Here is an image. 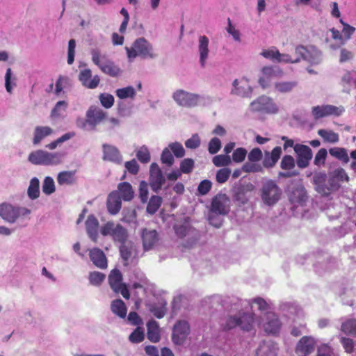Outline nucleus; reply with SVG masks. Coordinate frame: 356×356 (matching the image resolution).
<instances>
[{"instance_id": "obj_1", "label": "nucleus", "mask_w": 356, "mask_h": 356, "mask_svg": "<svg viewBox=\"0 0 356 356\" xmlns=\"http://www.w3.org/2000/svg\"><path fill=\"white\" fill-rule=\"evenodd\" d=\"M220 326L226 332L236 328L243 332H250L254 326V314L243 311L229 314L220 319Z\"/></svg>"}, {"instance_id": "obj_2", "label": "nucleus", "mask_w": 356, "mask_h": 356, "mask_svg": "<svg viewBox=\"0 0 356 356\" xmlns=\"http://www.w3.org/2000/svg\"><path fill=\"white\" fill-rule=\"evenodd\" d=\"M125 50L129 61H132L137 56L143 59H154L157 57L152 44L143 37L137 38L133 42L132 46L131 47H126Z\"/></svg>"}, {"instance_id": "obj_3", "label": "nucleus", "mask_w": 356, "mask_h": 356, "mask_svg": "<svg viewBox=\"0 0 356 356\" xmlns=\"http://www.w3.org/2000/svg\"><path fill=\"white\" fill-rule=\"evenodd\" d=\"M282 195V188L275 181L266 179L262 182L260 189V196L263 203L268 207L276 204Z\"/></svg>"}, {"instance_id": "obj_4", "label": "nucleus", "mask_w": 356, "mask_h": 356, "mask_svg": "<svg viewBox=\"0 0 356 356\" xmlns=\"http://www.w3.org/2000/svg\"><path fill=\"white\" fill-rule=\"evenodd\" d=\"M92 61L99 67L102 72L112 77H116L121 74L120 68L113 61L109 60L106 55H102L97 48L90 50Z\"/></svg>"}, {"instance_id": "obj_5", "label": "nucleus", "mask_w": 356, "mask_h": 356, "mask_svg": "<svg viewBox=\"0 0 356 356\" xmlns=\"http://www.w3.org/2000/svg\"><path fill=\"white\" fill-rule=\"evenodd\" d=\"M63 156L59 152H48L39 149L31 152L28 160L33 165H56L62 162Z\"/></svg>"}, {"instance_id": "obj_6", "label": "nucleus", "mask_w": 356, "mask_h": 356, "mask_svg": "<svg viewBox=\"0 0 356 356\" xmlns=\"http://www.w3.org/2000/svg\"><path fill=\"white\" fill-rule=\"evenodd\" d=\"M172 98L179 106L194 108L202 104L205 97L199 94L190 92L183 89L176 90L172 95Z\"/></svg>"}, {"instance_id": "obj_7", "label": "nucleus", "mask_w": 356, "mask_h": 356, "mask_svg": "<svg viewBox=\"0 0 356 356\" xmlns=\"http://www.w3.org/2000/svg\"><path fill=\"white\" fill-rule=\"evenodd\" d=\"M174 228L177 236L184 240L183 245L186 248L193 247L200 238V232L187 221L175 225Z\"/></svg>"}, {"instance_id": "obj_8", "label": "nucleus", "mask_w": 356, "mask_h": 356, "mask_svg": "<svg viewBox=\"0 0 356 356\" xmlns=\"http://www.w3.org/2000/svg\"><path fill=\"white\" fill-rule=\"evenodd\" d=\"M100 233L104 236H109L114 243H121L129 238L127 229L120 223L108 221L100 228Z\"/></svg>"}, {"instance_id": "obj_9", "label": "nucleus", "mask_w": 356, "mask_h": 356, "mask_svg": "<svg viewBox=\"0 0 356 356\" xmlns=\"http://www.w3.org/2000/svg\"><path fill=\"white\" fill-rule=\"evenodd\" d=\"M30 213L31 210L25 207L13 206L7 202L0 204V216L9 223H15L20 216Z\"/></svg>"}, {"instance_id": "obj_10", "label": "nucleus", "mask_w": 356, "mask_h": 356, "mask_svg": "<svg viewBox=\"0 0 356 356\" xmlns=\"http://www.w3.org/2000/svg\"><path fill=\"white\" fill-rule=\"evenodd\" d=\"M108 283L115 293H120L125 299H129V291L127 285L122 282V275L120 270L115 268L111 271L108 275Z\"/></svg>"}, {"instance_id": "obj_11", "label": "nucleus", "mask_w": 356, "mask_h": 356, "mask_svg": "<svg viewBox=\"0 0 356 356\" xmlns=\"http://www.w3.org/2000/svg\"><path fill=\"white\" fill-rule=\"evenodd\" d=\"M250 106L251 111L256 112L273 114L278 112V107L273 102V99L265 95L261 96L253 101Z\"/></svg>"}, {"instance_id": "obj_12", "label": "nucleus", "mask_w": 356, "mask_h": 356, "mask_svg": "<svg viewBox=\"0 0 356 356\" xmlns=\"http://www.w3.org/2000/svg\"><path fill=\"white\" fill-rule=\"evenodd\" d=\"M230 200L226 194L218 193L213 197L210 211L222 216H225L229 212Z\"/></svg>"}, {"instance_id": "obj_13", "label": "nucleus", "mask_w": 356, "mask_h": 356, "mask_svg": "<svg viewBox=\"0 0 356 356\" xmlns=\"http://www.w3.org/2000/svg\"><path fill=\"white\" fill-rule=\"evenodd\" d=\"M149 182L152 190L156 193L165 182V178L156 163H152L150 165Z\"/></svg>"}, {"instance_id": "obj_14", "label": "nucleus", "mask_w": 356, "mask_h": 356, "mask_svg": "<svg viewBox=\"0 0 356 356\" xmlns=\"http://www.w3.org/2000/svg\"><path fill=\"white\" fill-rule=\"evenodd\" d=\"M190 334V326L187 321H179L173 327L172 340L176 345H182Z\"/></svg>"}, {"instance_id": "obj_15", "label": "nucleus", "mask_w": 356, "mask_h": 356, "mask_svg": "<svg viewBox=\"0 0 356 356\" xmlns=\"http://www.w3.org/2000/svg\"><path fill=\"white\" fill-rule=\"evenodd\" d=\"M106 112L102 108L92 106L86 112V122L90 127V129L95 130L97 124H100L106 118Z\"/></svg>"}, {"instance_id": "obj_16", "label": "nucleus", "mask_w": 356, "mask_h": 356, "mask_svg": "<svg viewBox=\"0 0 356 356\" xmlns=\"http://www.w3.org/2000/svg\"><path fill=\"white\" fill-rule=\"evenodd\" d=\"M230 93L243 98H250L252 93V88L245 79H235L232 83Z\"/></svg>"}, {"instance_id": "obj_17", "label": "nucleus", "mask_w": 356, "mask_h": 356, "mask_svg": "<svg viewBox=\"0 0 356 356\" xmlns=\"http://www.w3.org/2000/svg\"><path fill=\"white\" fill-rule=\"evenodd\" d=\"M252 189V185L235 184L232 190L233 200L238 205L245 204L248 201V193Z\"/></svg>"}, {"instance_id": "obj_18", "label": "nucleus", "mask_w": 356, "mask_h": 356, "mask_svg": "<svg viewBox=\"0 0 356 356\" xmlns=\"http://www.w3.org/2000/svg\"><path fill=\"white\" fill-rule=\"evenodd\" d=\"M343 111V107H338L333 105H323L313 107V115L317 119L329 115L339 116Z\"/></svg>"}, {"instance_id": "obj_19", "label": "nucleus", "mask_w": 356, "mask_h": 356, "mask_svg": "<svg viewBox=\"0 0 356 356\" xmlns=\"http://www.w3.org/2000/svg\"><path fill=\"white\" fill-rule=\"evenodd\" d=\"M281 322L278 316L273 312H267L264 316L263 327L266 332L277 333L281 328Z\"/></svg>"}, {"instance_id": "obj_20", "label": "nucleus", "mask_w": 356, "mask_h": 356, "mask_svg": "<svg viewBox=\"0 0 356 356\" xmlns=\"http://www.w3.org/2000/svg\"><path fill=\"white\" fill-rule=\"evenodd\" d=\"M294 151L297 154V165L300 168H306L312 159L311 149L305 145L296 144L294 146Z\"/></svg>"}, {"instance_id": "obj_21", "label": "nucleus", "mask_w": 356, "mask_h": 356, "mask_svg": "<svg viewBox=\"0 0 356 356\" xmlns=\"http://www.w3.org/2000/svg\"><path fill=\"white\" fill-rule=\"evenodd\" d=\"M102 159L104 161L113 162L117 164L122 163V156L121 155L120 150L115 146L104 143L102 145Z\"/></svg>"}, {"instance_id": "obj_22", "label": "nucleus", "mask_w": 356, "mask_h": 356, "mask_svg": "<svg viewBox=\"0 0 356 356\" xmlns=\"http://www.w3.org/2000/svg\"><path fill=\"white\" fill-rule=\"evenodd\" d=\"M143 246L145 251L154 248L159 241V234L154 229H143L141 232Z\"/></svg>"}, {"instance_id": "obj_23", "label": "nucleus", "mask_w": 356, "mask_h": 356, "mask_svg": "<svg viewBox=\"0 0 356 356\" xmlns=\"http://www.w3.org/2000/svg\"><path fill=\"white\" fill-rule=\"evenodd\" d=\"M79 79L86 88L90 89L96 88L100 81L98 75H95L92 78V72L90 69H85L80 72Z\"/></svg>"}, {"instance_id": "obj_24", "label": "nucleus", "mask_w": 356, "mask_h": 356, "mask_svg": "<svg viewBox=\"0 0 356 356\" xmlns=\"http://www.w3.org/2000/svg\"><path fill=\"white\" fill-rule=\"evenodd\" d=\"M119 251L123 261L127 262L132 257L136 254L137 249L134 243L127 239L124 242L120 243ZM125 265H127V263Z\"/></svg>"}, {"instance_id": "obj_25", "label": "nucleus", "mask_w": 356, "mask_h": 356, "mask_svg": "<svg viewBox=\"0 0 356 356\" xmlns=\"http://www.w3.org/2000/svg\"><path fill=\"white\" fill-rule=\"evenodd\" d=\"M99 221L97 218L93 215L90 214L88 216L86 221V229L88 237L93 241L97 242L98 239V228Z\"/></svg>"}, {"instance_id": "obj_26", "label": "nucleus", "mask_w": 356, "mask_h": 356, "mask_svg": "<svg viewBox=\"0 0 356 356\" xmlns=\"http://www.w3.org/2000/svg\"><path fill=\"white\" fill-rule=\"evenodd\" d=\"M282 154V148L277 146L270 152L266 151L264 153V158L263 160V165L266 168H270L275 166L278 161Z\"/></svg>"}, {"instance_id": "obj_27", "label": "nucleus", "mask_w": 356, "mask_h": 356, "mask_svg": "<svg viewBox=\"0 0 356 356\" xmlns=\"http://www.w3.org/2000/svg\"><path fill=\"white\" fill-rule=\"evenodd\" d=\"M89 257L92 263L98 268L104 269L107 267V259L104 252L97 248L90 251Z\"/></svg>"}, {"instance_id": "obj_28", "label": "nucleus", "mask_w": 356, "mask_h": 356, "mask_svg": "<svg viewBox=\"0 0 356 356\" xmlns=\"http://www.w3.org/2000/svg\"><path fill=\"white\" fill-rule=\"evenodd\" d=\"M209 38L205 35H201L198 40V52L200 54V63L204 67L209 56Z\"/></svg>"}, {"instance_id": "obj_29", "label": "nucleus", "mask_w": 356, "mask_h": 356, "mask_svg": "<svg viewBox=\"0 0 356 356\" xmlns=\"http://www.w3.org/2000/svg\"><path fill=\"white\" fill-rule=\"evenodd\" d=\"M122 202L118 191L111 192L107 199V208L110 213L115 215L121 209Z\"/></svg>"}, {"instance_id": "obj_30", "label": "nucleus", "mask_w": 356, "mask_h": 356, "mask_svg": "<svg viewBox=\"0 0 356 356\" xmlns=\"http://www.w3.org/2000/svg\"><path fill=\"white\" fill-rule=\"evenodd\" d=\"M277 346L271 341H262L256 351V356H277Z\"/></svg>"}, {"instance_id": "obj_31", "label": "nucleus", "mask_w": 356, "mask_h": 356, "mask_svg": "<svg viewBox=\"0 0 356 356\" xmlns=\"http://www.w3.org/2000/svg\"><path fill=\"white\" fill-rule=\"evenodd\" d=\"M312 353V338L303 337L297 343L296 353L298 356H307Z\"/></svg>"}, {"instance_id": "obj_32", "label": "nucleus", "mask_w": 356, "mask_h": 356, "mask_svg": "<svg viewBox=\"0 0 356 356\" xmlns=\"http://www.w3.org/2000/svg\"><path fill=\"white\" fill-rule=\"evenodd\" d=\"M147 339L152 343L159 342L161 337L158 323L154 320H151L147 323Z\"/></svg>"}, {"instance_id": "obj_33", "label": "nucleus", "mask_w": 356, "mask_h": 356, "mask_svg": "<svg viewBox=\"0 0 356 356\" xmlns=\"http://www.w3.org/2000/svg\"><path fill=\"white\" fill-rule=\"evenodd\" d=\"M53 133V129L47 126H38L34 129L33 143L39 144L44 138L50 136Z\"/></svg>"}, {"instance_id": "obj_34", "label": "nucleus", "mask_w": 356, "mask_h": 356, "mask_svg": "<svg viewBox=\"0 0 356 356\" xmlns=\"http://www.w3.org/2000/svg\"><path fill=\"white\" fill-rule=\"evenodd\" d=\"M111 310L115 315L121 318H124L127 316V308L125 303L121 299H115L111 302Z\"/></svg>"}, {"instance_id": "obj_35", "label": "nucleus", "mask_w": 356, "mask_h": 356, "mask_svg": "<svg viewBox=\"0 0 356 356\" xmlns=\"http://www.w3.org/2000/svg\"><path fill=\"white\" fill-rule=\"evenodd\" d=\"M118 189L117 191L119 193L120 199H123L124 201H130L134 197V192L129 182L120 183Z\"/></svg>"}, {"instance_id": "obj_36", "label": "nucleus", "mask_w": 356, "mask_h": 356, "mask_svg": "<svg viewBox=\"0 0 356 356\" xmlns=\"http://www.w3.org/2000/svg\"><path fill=\"white\" fill-rule=\"evenodd\" d=\"M76 171H63L58 173L57 181L59 185H72L76 182Z\"/></svg>"}, {"instance_id": "obj_37", "label": "nucleus", "mask_w": 356, "mask_h": 356, "mask_svg": "<svg viewBox=\"0 0 356 356\" xmlns=\"http://www.w3.org/2000/svg\"><path fill=\"white\" fill-rule=\"evenodd\" d=\"M67 106V102L64 100L58 102L51 111V118L54 119L63 118Z\"/></svg>"}, {"instance_id": "obj_38", "label": "nucleus", "mask_w": 356, "mask_h": 356, "mask_svg": "<svg viewBox=\"0 0 356 356\" xmlns=\"http://www.w3.org/2000/svg\"><path fill=\"white\" fill-rule=\"evenodd\" d=\"M40 181L37 177H33L31 179L29 186L27 190V194L31 200H35L40 196Z\"/></svg>"}, {"instance_id": "obj_39", "label": "nucleus", "mask_w": 356, "mask_h": 356, "mask_svg": "<svg viewBox=\"0 0 356 356\" xmlns=\"http://www.w3.org/2000/svg\"><path fill=\"white\" fill-rule=\"evenodd\" d=\"M162 203V198L157 195H152L149 201L148 202L146 211L149 214L153 215L154 214L159 207H161Z\"/></svg>"}, {"instance_id": "obj_40", "label": "nucleus", "mask_w": 356, "mask_h": 356, "mask_svg": "<svg viewBox=\"0 0 356 356\" xmlns=\"http://www.w3.org/2000/svg\"><path fill=\"white\" fill-rule=\"evenodd\" d=\"M318 134L323 139L324 141L334 143L339 141L338 134L332 130L319 129Z\"/></svg>"}, {"instance_id": "obj_41", "label": "nucleus", "mask_w": 356, "mask_h": 356, "mask_svg": "<svg viewBox=\"0 0 356 356\" xmlns=\"http://www.w3.org/2000/svg\"><path fill=\"white\" fill-rule=\"evenodd\" d=\"M296 86V81H281L275 83V90L281 93L289 92Z\"/></svg>"}, {"instance_id": "obj_42", "label": "nucleus", "mask_w": 356, "mask_h": 356, "mask_svg": "<svg viewBox=\"0 0 356 356\" xmlns=\"http://www.w3.org/2000/svg\"><path fill=\"white\" fill-rule=\"evenodd\" d=\"M307 199L305 189L302 187L296 188L291 193L290 200L300 204L305 202Z\"/></svg>"}, {"instance_id": "obj_43", "label": "nucleus", "mask_w": 356, "mask_h": 356, "mask_svg": "<svg viewBox=\"0 0 356 356\" xmlns=\"http://www.w3.org/2000/svg\"><path fill=\"white\" fill-rule=\"evenodd\" d=\"M329 152L331 156L338 159L343 163H348L349 161V157L346 150L341 147H333L330 148Z\"/></svg>"}, {"instance_id": "obj_44", "label": "nucleus", "mask_w": 356, "mask_h": 356, "mask_svg": "<svg viewBox=\"0 0 356 356\" xmlns=\"http://www.w3.org/2000/svg\"><path fill=\"white\" fill-rule=\"evenodd\" d=\"M136 90L133 86H127L122 88L116 90L115 95L120 99L131 98L134 99L136 96Z\"/></svg>"}, {"instance_id": "obj_45", "label": "nucleus", "mask_w": 356, "mask_h": 356, "mask_svg": "<svg viewBox=\"0 0 356 356\" xmlns=\"http://www.w3.org/2000/svg\"><path fill=\"white\" fill-rule=\"evenodd\" d=\"M165 302H162L159 304H152L149 305V311L158 318H161L165 316Z\"/></svg>"}, {"instance_id": "obj_46", "label": "nucleus", "mask_w": 356, "mask_h": 356, "mask_svg": "<svg viewBox=\"0 0 356 356\" xmlns=\"http://www.w3.org/2000/svg\"><path fill=\"white\" fill-rule=\"evenodd\" d=\"M341 331L346 334L356 335V319H348L343 323Z\"/></svg>"}, {"instance_id": "obj_47", "label": "nucleus", "mask_w": 356, "mask_h": 356, "mask_svg": "<svg viewBox=\"0 0 356 356\" xmlns=\"http://www.w3.org/2000/svg\"><path fill=\"white\" fill-rule=\"evenodd\" d=\"M56 191L54 179L51 177H46L42 184V191L44 194L49 195Z\"/></svg>"}, {"instance_id": "obj_48", "label": "nucleus", "mask_w": 356, "mask_h": 356, "mask_svg": "<svg viewBox=\"0 0 356 356\" xmlns=\"http://www.w3.org/2000/svg\"><path fill=\"white\" fill-rule=\"evenodd\" d=\"M250 302L256 304L257 305L258 309L261 312H265L267 313L271 309L270 302L267 301L261 297L252 299Z\"/></svg>"}, {"instance_id": "obj_49", "label": "nucleus", "mask_w": 356, "mask_h": 356, "mask_svg": "<svg viewBox=\"0 0 356 356\" xmlns=\"http://www.w3.org/2000/svg\"><path fill=\"white\" fill-rule=\"evenodd\" d=\"M144 330L141 327H137L129 337V339L131 343H138L144 340Z\"/></svg>"}, {"instance_id": "obj_50", "label": "nucleus", "mask_w": 356, "mask_h": 356, "mask_svg": "<svg viewBox=\"0 0 356 356\" xmlns=\"http://www.w3.org/2000/svg\"><path fill=\"white\" fill-rule=\"evenodd\" d=\"M213 163L217 167L227 166L231 163L229 155L220 154L215 156L212 159Z\"/></svg>"}, {"instance_id": "obj_51", "label": "nucleus", "mask_w": 356, "mask_h": 356, "mask_svg": "<svg viewBox=\"0 0 356 356\" xmlns=\"http://www.w3.org/2000/svg\"><path fill=\"white\" fill-rule=\"evenodd\" d=\"M340 23L343 25L342 35L346 42L349 40L355 31V28L345 22L342 19H339Z\"/></svg>"}, {"instance_id": "obj_52", "label": "nucleus", "mask_w": 356, "mask_h": 356, "mask_svg": "<svg viewBox=\"0 0 356 356\" xmlns=\"http://www.w3.org/2000/svg\"><path fill=\"white\" fill-rule=\"evenodd\" d=\"M168 148L171 150L177 158H182L185 155V149L182 145L179 142H174L168 145Z\"/></svg>"}, {"instance_id": "obj_53", "label": "nucleus", "mask_w": 356, "mask_h": 356, "mask_svg": "<svg viewBox=\"0 0 356 356\" xmlns=\"http://www.w3.org/2000/svg\"><path fill=\"white\" fill-rule=\"evenodd\" d=\"M106 275L100 272L94 271L89 275V281L92 285L99 286L105 280Z\"/></svg>"}, {"instance_id": "obj_54", "label": "nucleus", "mask_w": 356, "mask_h": 356, "mask_svg": "<svg viewBox=\"0 0 356 356\" xmlns=\"http://www.w3.org/2000/svg\"><path fill=\"white\" fill-rule=\"evenodd\" d=\"M195 162L192 159H184L180 163V172L184 174H188L192 172L194 168Z\"/></svg>"}, {"instance_id": "obj_55", "label": "nucleus", "mask_w": 356, "mask_h": 356, "mask_svg": "<svg viewBox=\"0 0 356 356\" xmlns=\"http://www.w3.org/2000/svg\"><path fill=\"white\" fill-rule=\"evenodd\" d=\"M137 159L143 163L150 161V154L146 146H142L136 152Z\"/></svg>"}, {"instance_id": "obj_56", "label": "nucleus", "mask_w": 356, "mask_h": 356, "mask_svg": "<svg viewBox=\"0 0 356 356\" xmlns=\"http://www.w3.org/2000/svg\"><path fill=\"white\" fill-rule=\"evenodd\" d=\"M99 99L102 106L106 108H110L114 104V97L108 93L100 94Z\"/></svg>"}, {"instance_id": "obj_57", "label": "nucleus", "mask_w": 356, "mask_h": 356, "mask_svg": "<svg viewBox=\"0 0 356 356\" xmlns=\"http://www.w3.org/2000/svg\"><path fill=\"white\" fill-rule=\"evenodd\" d=\"M161 161L163 163L170 167L173 165L175 159L168 147L165 148L161 155Z\"/></svg>"}, {"instance_id": "obj_58", "label": "nucleus", "mask_w": 356, "mask_h": 356, "mask_svg": "<svg viewBox=\"0 0 356 356\" xmlns=\"http://www.w3.org/2000/svg\"><path fill=\"white\" fill-rule=\"evenodd\" d=\"M295 160L291 155H285L282 159L280 167L283 170H291L295 167Z\"/></svg>"}, {"instance_id": "obj_59", "label": "nucleus", "mask_w": 356, "mask_h": 356, "mask_svg": "<svg viewBox=\"0 0 356 356\" xmlns=\"http://www.w3.org/2000/svg\"><path fill=\"white\" fill-rule=\"evenodd\" d=\"M221 148V141L217 138L214 137L211 139L208 145V150L211 154H216Z\"/></svg>"}, {"instance_id": "obj_60", "label": "nucleus", "mask_w": 356, "mask_h": 356, "mask_svg": "<svg viewBox=\"0 0 356 356\" xmlns=\"http://www.w3.org/2000/svg\"><path fill=\"white\" fill-rule=\"evenodd\" d=\"M139 198L142 203H146L148 200V186L145 181H141L139 184Z\"/></svg>"}, {"instance_id": "obj_61", "label": "nucleus", "mask_w": 356, "mask_h": 356, "mask_svg": "<svg viewBox=\"0 0 356 356\" xmlns=\"http://www.w3.org/2000/svg\"><path fill=\"white\" fill-rule=\"evenodd\" d=\"M242 169L245 172H262L264 171L263 167L257 163H254L252 162L245 163Z\"/></svg>"}, {"instance_id": "obj_62", "label": "nucleus", "mask_w": 356, "mask_h": 356, "mask_svg": "<svg viewBox=\"0 0 356 356\" xmlns=\"http://www.w3.org/2000/svg\"><path fill=\"white\" fill-rule=\"evenodd\" d=\"M280 310L284 313L285 315L296 313L297 306L291 302H284L280 305Z\"/></svg>"}, {"instance_id": "obj_63", "label": "nucleus", "mask_w": 356, "mask_h": 356, "mask_svg": "<svg viewBox=\"0 0 356 356\" xmlns=\"http://www.w3.org/2000/svg\"><path fill=\"white\" fill-rule=\"evenodd\" d=\"M200 143L201 141L198 134H195L185 141V146L189 149H196L200 147Z\"/></svg>"}, {"instance_id": "obj_64", "label": "nucleus", "mask_w": 356, "mask_h": 356, "mask_svg": "<svg viewBox=\"0 0 356 356\" xmlns=\"http://www.w3.org/2000/svg\"><path fill=\"white\" fill-rule=\"evenodd\" d=\"M327 155L326 149L321 148L318 151L315 156L314 163L316 165L321 166L325 164V159Z\"/></svg>"}]
</instances>
